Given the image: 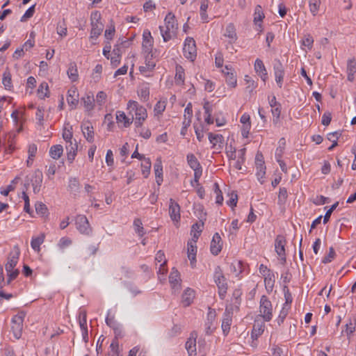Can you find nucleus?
<instances>
[{
    "mask_svg": "<svg viewBox=\"0 0 356 356\" xmlns=\"http://www.w3.org/2000/svg\"><path fill=\"white\" fill-rule=\"evenodd\" d=\"M165 25L160 26L161 35L164 42L171 40L175 35L177 30V23L175 15L168 13L164 19Z\"/></svg>",
    "mask_w": 356,
    "mask_h": 356,
    "instance_id": "f03ea898",
    "label": "nucleus"
},
{
    "mask_svg": "<svg viewBox=\"0 0 356 356\" xmlns=\"http://www.w3.org/2000/svg\"><path fill=\"white\" fill-rule=\"evenodd\" d=\"M195 297V292L193 289L188 288L186 289L181 297V302L185 307L189 306Z\"/></svg>",
    "mask_w": 356,
    "mask_h": 356,
    "instance_id": "b1692460",
    "label": "nucleus"
},
{
    "mask_svg": "<svg viewBox=\"0 0 356 356\" xmlns=\"http://www.w3.org/2000/svg\"><path fill=\"white\" fill-rule=\"evenodd\" d=\"M38 151L37 145L34 143L30 144L28 146V159L26 160V165L28 167L32 165L34 158Z\"/></svg>",
    "mask_w": 356,
    "mask_h": 356,
    "instance_id": "cd10ccee",
    "label": "nucleus"
},
{
    "mask_svg": "<svg viewBox=\"0 0 356 356\" xmlns=\"http://www.w3.org/2000/svg\"><path fill=\"white\" fill-rule=\"evenodd\" d=\"M245 148H243L238 152V160L234 164V168L237 170H241L242 164L245 162Z\"/></svg>",
    "mask_w": 356,
    "mask_h": 356,
    "instance_id": "c03bdc74",
    "label": "nucleus"
},
{
    "mask_svg": "<svg viewBox=\"0 0 356 356\" xmlns=\"http://www.w3.org/2000/svg\"><path fill=\"white\" fill-rule=\"evenodd\" d=\"M224 35L231 39L232 42H234L237 39L235 26L232 23L229 24L225 29Z\"/></svg>",
    "mask_w": 356,
    "mask_h": 356,
    "instance_id": "c9c22d12",
    "label": "nucleus"
},
{
    "mask_svg": "<svg viewBox=\"0 0 356 356\" xmlns=\"http://www.w3.org/2000/svg\"><path fill=\"white\" fill-rule=\"evenodd\" d=\"M44 235L42 234H40L38 236L33 237L31 242V248L35 251H38V252L40 251V245L44 242Z\"/></svg>",
    "mask_w": 356,
    "mask_h": 356,
    "instance_id": "e433bc0d",
    "label": "nucleus"
},
{
    "mask_svg": "<svg viewBox=\"0 0 356 356\" xmlns=\"http://www.w3.org/2000/svg\"><path fill=\"white\" fill-rule=\"evenodd\" d=\"M356 73V60L355 58H351L348 60L347 64V74L348 80L353 81L355 79V74Z\"/></svg>",
    "mask_w": 356,
    "mask_h": 356,
    "instance_id": "393cba45",
    "label": "nucleus"
},
{
    "mask_svg": "<svg viewBox=\"0 0 356 356\" xmlns=\"http://www.w3.org/2000/svg\"><path fill=\"white\" fill-rule=\"evenodd\" d=\"M20 248L19 246H15L10 251L8 261L6 264V270L7 273V284H10L11 281L15 280L19 273V270L15 268L18 263L20 256Z\"/></svg>",
    "mask_w": 356,
    "mask_h": 356,
    "instance_id": "f257e3e1",
    "label": "nucleus"
},
{
    "mask_svg": "<svg viewBox=\"0 0 356 356\" xmlns=\"http://www.w3.org/2000/svg\"><path fill=\"white\" fill-rule=\"evenodd\" d=\"M254 67L256 73L261 77L264 82H266L268 79V76L267 70L263 61L259 58H257L254 62Z\"/></svg>",
    "mask_w": 356,
    "mask_h": 356,
    "instance_id": "f3484780",
    "label": "nucleus"
},
{
    "mask_svg": "<svg viewBox=\"0 0 356 356\" xmlns=\"http://www.w3.org/2000/svg\"><path fill=\"white\" fill-rule=\"evenodd\" d=\"M82 100L83 102L84 107L88 111H90V110L93 109L94 102L95 100L94 99V96L92 94L91 95H87L86 97H84L82 98Z\"/></svg>",
    "mask_w": 356,
    "mask_h": 356,
    "instance_id": "49530a36",
    "label": "nucleus"
},
{
    "mask_svg": "<svg viewBox=\"0 0 356 356\" xmlns=\"http://www.w3.org/2000/svg\"><path fill=\"white\" fill-rule=\"evenodd\" d=\"M169 282L173 291L175 293L179 292L181 289V279L179 273L177 270L172 269L169 276Z\"/></svg>",
    "mask_w": 356,
    "mask_h": 356,
    "instance_id": "dca6fc26",
    "label": "nucleus"
},
{
    "mask_svg": "<svg viewBox=\"0 0 356 356\" xmlns=\"http://www.w3.org/2000/svg\"><path fill=\"white\" fill-rule=\"evenodd\" d=\"M186 348L188 353L189 356L196 355V340L195 339H188L186 342Z\"/></svg>",
    "mask_w": 356,
    "mask_h": 356,
    "instance_id": "58836bf2",
    "label": "nucleus"
},
{
    "mask_svg": "<svg viewBox=\"0 0 356 356\" xmlns=\"http://www.w3.org/2000/svg\"><path fill=\"white\" fill-rule=\"evenodd\" d=\"M2 83L6 89H10L12 87L11 74L9 71L6 70L3 72Z\"/></svg>",
    "mask_w": 356,
    "mask_h": 356,
    "instance_id": "3c124183",
    "label": "nucleus"
},
{
    "mask_svg": "<svg viewBox=\"0 0 356 356\" xmlns=\"http://www.w3.org/2000/svg\"><path fill=\"white\" fill-rule=\"evenodd\" d=\"M166 107V101L160 100L159 101L154 108V115L159 116L162 115Z\"/></svg>",
    "mask_w": 356,
    "mask_h": 356,
    "instance_id": "de8ad7c7",
    "label": "nucleus"
},
{
    "mask_svg": "<svg viewBox=\"0 0 356 356\" xmlns=\"http://www.w3.org/2000/svg\"><path fill=\"white\" fill-rule=\"evenodd\" d=\"M67 74L69 79L72 81L74 82V81H77L79 74H78V70H77L76 64L75 62H71L69 64Z\"/></svg>",
    "mask_w": 356,
    "mask_h": 356,
    "instance_id": "c756f323",
    "label": "nucleus"
},
{
    "mask_svg": "<svg viewBox=\"0 0 356 356\" xmlns=\"http://www.w3.org/2000/svg\"><path fill=\"white\" fill-rule=\"evenodd\" d=\"M110 348L113 353V355H115V356H119V344L116 338L113 340L110 345Z\"/></svg>",
    "mask_w": 356,
    "mask_h": 356,
    "instance_id": "0e129e2a",
    "label": "nucleus"
},
{
    "mask_svg": "<svg viewBox=\"0 0 356 356\" xmlns=\"http://www.w3.org/2000/svg\"><path fill=\"white\" fill-rule=\"evenodd\" d=\"M215 319V314H211V312H209L207 316V321L205 322L204 327H205V332L207 335H210L213 333L214 330V327H213V321Z\"/></svg>",
    "mask_w": 356,
    "mask_h": 356,
    "instance_id": "473e14b6",
    "label": "nucleus"
},
{
    "mask_svg": "<svg viewBox=\"0 0 356 356\" xmlns=\"http://www.w3.org/2000/svg\"><path fill=\"white\" fill-rule=\"evenodd\" d=\"M127 108L130 112L134 111L135 119H140L145 120L147 118V112L146 108L140 105L137 102L129 100L127 104Z\"/></svg>",
    "mask_w": 356,
    "mask_h": 356,
    "instance_id": "6e6552de",
    "label": "nucleus"
},
{
    "mask_svg": "<svg viewBox=\"0 0 356 356\" xmlns=\"http://www.w3.org/2000/svg\"><path fill=\"white\" fill-rule=\"evenodd\" d=\"M259 312L265 321H270L273 317V306L267 296H262L259 302Z\"/></svg>",
    "mask_w": 356,
    "mask_h": 356,
    "instance_id": "39448f33",
    "label": "nucleus"
},
{
    "mask_svg": "<svg viewBox=\"0 0 356 356\" xmlns=\"http://www.w3.org/2000/svg\"><path fill=\"white\" fill-rule=\"evenodd\" d=\"M275 282V275L273 272L267 273V275L264 277L265 287L268 293L273 291Z\"/></svg>",
    "mask_w": 356,
    "mask_h": 356,
    "instance_id": "7c9ffc66",
    "label": "nucleus"
},
{
    "mask_svg": "<svg viewBox=\"0 0 356 356\" xmlns=\"http://www.w3.org/2000/svg\"><path fill=\"white\" fill-rule=\"evenodd\" d=\"M154 173L158 185H161L163 181V166L161 158H158L154 165Z\"/></svg>",
    "mask_w": 356,
    "mask_h": 356,
    "instance_id": "412c9836",
    "label": "nucleus"
},
{
    "mask_svg": "<svg viewBox=\"0 0 356 356\" xmlns=\"http://www.w3.org/2000/svg\"><path fill=\"white\" fill-rule=\"evenodd\" d=\"M332 120V115L330 112H325L322 116V124L325 126H328Z\"/></svg>",
    "mask_w": 356,
    "mask_h": 356,
    "instance_id": "774afa93",
    "label": "nucleus"
},
{
    "mask_svg": "<svg viewBox=\"0 0 356 356\" xmlns=\"http://www.w3.org/2000/svg\"><path fill=\"white\" fill-rule=\"evenodd\" d=\"M281 105H277V106H275L272 108L271 112L273 116V123L275 126H277L280 122V114H281Z\"/></svg>",
    "mask_w": 356,
    "mask_h": 356,
    "instance_id": "a18cd8bd",
    "label": "nucleus"
},
{
    "mask_svg": "<svg viewBox=\"0 0 356 356\" xmlns=\"http://www.w3.org/2000/svg\"><path fill=\"white\" fill-rule=\"evenodd\" d=\"M38 95L40 99L49 97V86L47 83L43 81L40 83L38 89Z\"/></svg>",
    "mask_w": 356,
    "mask_h": 356,
    "instance_id": "37998d69",
    "label": "nucleus"
},
{
    "mask_svg": "<svg viewBox=\"0 0 356 356\" xmlns=\"http://www.w3.org/2000/svg\"><path fill=\"white\" fill-rule=\"evenodd\" d=\"M309 10L313 16L318 15L321 5V0H308Z\"/></svg>",
    "mask_w": 356,
    "mask_h": 356,
    "instance_id": "4c0bfd02",
    "label": "nucleus"
},
{
    "mask_svg": "<svg viewBox=\"0 0 356 356\" xmlns=\"http://www.w3.org/2000/svg\"><path fill=\"white\" fill-rule=\"evenodd\" d=\"M236 76L232 72H227L226 73V83L232 88H235L236 86Z\"/></svg>",
    "mask_w": 356,
    "mask_h": 356,
    "instance_id": "864d4df0",
    "label": "nucleus"
},
{
    "mask_svg": "<svg viewBox=\"0 0 356 356\" xmlns=\"http://www.w3.org/2000/svg\"><path fill=\"white\" fill-rule=\"evenodd\" d=\"M75 225L76 229L81 234L89 236L92 232L89 221L84 215L79 214L76 216Z\"/></svg>",
    "mask_w": 356,
    "mask_h": 356,
    "instance_id": "0eeeda50",
    "label": "nucleus"
},
{
    "mask_svg": "<svg viewBox=\"0 0 356 356\" xmlns=\"http://www.w3.org/2000/svg\"><path fill=\"white\" fill-rule=\"evenodd\" d=\"M214 282L218 287V293L221 300H224L227 291V282L222 270L220 266H218L215 268L213 274Z\"/></svg>",
    "mask_w": 356,
    "mask_h": 356,
    "instance_id": "7ed1b4c3",
    "label": "nucleus"
},
{
    "mask_svg": "<svg viewBox=\"0 0 356 356\" xmlns=\"http://www.w3.org/2000/svg\"><path fill=\"white\" fill-rule=\"evenodd\" d=\"M63 152V146L60 145H55L51 147L49 149V155L54 159H58L60 157Z\"/></svg>",
    "mask_w": 356,
    "mask_h": 356,
    "instance_id": "f704fd0d",
    "label": "nucleus"
},
{
    "mask_svg": "<svg viewBox=\"0 0 356 356\" xmlns=\"http://www.w3.org/2000/svg\"><path fill=\"white\" fill-rule=\"evenodd\" d=\"M186 159L188 164L194 171L195 170H202L200 162L193 154H188L186 156Z\"/></svg>",
    "mask_w": 356,
    "mask_h": 356,
    "instance_id": "2f4dec72",
    "label": "nucleus"
},
{
    "mask_svg": "<svg viewBox=\"0 0 356 356\" xmlns=\"http://www.w3.org/2000/svg\"><path fill=\"white\" fill-rule=\"evenodd\" d=\"M283 291H284V298H285V304H284V307H285V308H286V307H288V306L289 307V305L292 302V296L286 286H284Z\"/></svg>",
    "mask_w": 356,
    "mask_h": 356,
    "instance_id": "bf43d9fd",
    "label": "nucleus"
},
{
    "mask_svg": "<svg viewBox=\"0 0 356 356\" xmlns=\"http://www.w3.org/2000/svg\"><path fill=\"white\" fill-rule=\"evenodd\" d=\"M134 118H129L124 111H118L116 112V120L118 123H123L124 127H128L133 122Z\"/></svg>",
    "mask_w": 356,
    "mask_h": 356,
    "instance_id": "a878e982",
    "label": "nucleus"
},
{
    "mask_svg": "<svg viewBox=\"0 0 356 356\" xmlns=\"http://www.w3.org/2000/svg\"><path fill=\"white\" fill-rule=\"evenodd\" d=\"M232 324V316L228 312L227 308L225 309L224 317L222 321L221 327L225 335H227L229 330Z\"/></svg>",
    "mask_w": 356,
    "mask_h": 356,
    "instance_id": "4be33fe9",
    "label": "nucleus"
},
{
    "mask_svg": "<svg viewBox=\"0 0 356 356\" xmlns=\"http://www.w3.org/2000/svg\"><path fill=\"white\" fill-rule=\"evenodd\" d=\"M107 95L104 91H99L96 95V102L99 106H102L106 100Z\"/></svg>",
    "mask_w": 356,
    "mask_h": 356,
    "instance_id": "052dcab7",
    "label": "nucleus"
},
{
    "mask_svg": "<svg viewBox=\"0 0 356 356\" xmlns=\"http://www.w3.org/2000/svg\"><path fill=\"white\" fill-rule=\"evenodd\" d=\"M67 103L70 105L76 106L78 103V93L75 89L69 90L67 97Z\"/></svg>",
    "mask_w": 356,
    "mask_h": 356,
    "instance_id": "79ce46f5",
    "label": "nucleus"
},
{
    "mask_svg": "<svg viewBox=\"0 0 356 356\" xmlns=\"http://www.w3.org/2000/svg\"><path fill=\"white\" fill-rule=\"evenodd\" d=\"M288 309H289V308H285V307H283V308H282V311L280 312V314L277 319V323L279 325H281L284 322L286 316H287Z\"/></svg>",
    "mask_w": 356,
    "mask_h": 356,
    "instance_id": "69168bd1",
    "label": "nucleus"
},
{
    "mask_svg": "<svg viewBox=\"0 0 356 356\" xmlns=\"http://www.w3.org/2000/svg\"><path fill=\"white\" fill-rule=\"evenodd\" d=\"M286 243V238L282 235H277L275 240V252L280 257V259L286 261L285 245Z\"/></svg>",
    "mask_w": 356,
    "mask_h": 356,
    "instance_id": "9b49d317",
    "label": "nucleus"
},
{
    "mask_svg": "<svg viewBox=\"0 0 356 356\" xmlns=\"http://www.w3.org/2000/svg\"><path fill=\"white\" fill-rule=\"evenodd\" d=\"M245 81H246L248 86L246 87V89L250 92H252L253 90L257 87V83L254 82V81L252 80L250 77L248 75L245 76Z\"/></svg>",
    "mask_w": 356,
    "mask_h": 356,
    "instance_id": "e2e57ef3",
    "label": "nucleus"
},
{
    "mask_svg": "<svg viewBox=\"0 0 356 356\" xmlns=\"http://www.w3.org/2000/svg\"><path fill=\"white\" fill-rule=\"evenodd\" d=\"M134 226L135 229V232L138 234L140 236H143L145 232L144 231V228L143 227V223L140 219L136 218L134 221Z\"/></svg>",
    "mask_w": 356,
    "mask_h": 356,
    "instance_id": "8fccbe9b",
    "label": "nucleus"
},
{
    "mask_svg": "<svg viewBox=\"0 0 356 356\" xmlns=\"http://www.w3.org/2000/svg\"><path fill=\"white\" fill-rule=\"evenodd\" d=\"M265 17L262 8L260 5H257L254 8V24L257 26V30L259 32L263 31L262 21Z\"/></svg>",
    "mask_w": 356,
    "mask_h": 356,
    "instance_id": "4468645a",
    "label": "nucleus"
},
{
    "mask_svg": "<svg viewBox=\"0 0 356 356\" xmlns=\"http://www.w3.org/2000/svg\"><path fill=\"white\" fill-rule=\"evenodd\" d=\"M81 131L88 142L92 143L94 141L93 127L90 122H86L82 124Z\"/></svg>",
    "mask_w": 356,
    "mask_h": 356,
    "instance_id": "aec40b11",
    "label": "nucleus"
},
{
    "mask_svg": "<svg viewBox=\"0 0 356 356\" xmlns=\"http://www.w3.org/2000/svg\"><path fill=\"white\" fill-rule=\"evenodd\" d=\"M11 117L17 127V132L19 133L22 130V113L15 110L12 113Z\"/></svg>",
    "mask_w": 356,
    "mask_h": 356,
    "instance_id": "c85d7f7f",
    "label": "nucleus"
},
{
    "mask_svg": "<svg viewBox=\"0 0 356 356\" xmlns=\"http://www.w3.org/2000/svg\"><path fill=\"white\" fill-rule=\"evenodd\" d=\"M208 8V3L204 1L202 2L200 6V17L203 22H207L208 19V15L207 14V10Z\"/></svg>",
    "mask_w": 356,
    "mask_h": 356,
    "instance_id": "13d9d810",
    "label": "nucleus"
},
{
    "mask_svg": "<svg viewBox=\"0 0 356 356\" xmlns=\"http://www.w3.org/2000/svg\"><path fill=\"white\" fill-rule=\"evenodd\" d=\"M91 32H90V37L92 38H97L99 35H101L103 29L104 25L100 22L101 19V14L99 11H95L92 13L91 17Z\"/></svg>",
    "mask_w": 356,
    "mask_h": 356,
    "instance_id": "20e7f679",
    "label": "nucleus"
},
{
    "mask_svg": "<svg viewBox=\"0 0 356 356\" xmlns=\"http://www.w3.org/2000/svg\"><path fill=\"white\" fill-rule=\"evenodd\" d=\"M24 211L28 213L31 217L34 216V211L30 209L29 196L26 194L25 192H24Z\"/></svg>",
    "mask_w": 356,
    "mask_h": 356,
    "instance_id": "6e6d98bb",
    "label": "nucleus"
},
{
    "mask_svg": "<svg viewBox=\"0 0 356 356\" xmlns=\"http://www.w3.org/2000/svg\"><path fill=\"white\" fill-rule=\"evenodd\" d=\"M184 56L191 61H194L197 56L195 41L193 38L188 37L184 41L183 48Z\"/></svg>",
    "mask_w": 356,
    "mask_h": 356,
    "instance_id": "423d86ee",
    "label": "nucleus"
},
{
    "mask_svg": "<svg viewBox=\"0 0 356 356\" xmlns=\"http://www.w3.org/2000/svg\"><path fill=\"white\" fill-rule=\"evenodd\" d=\"M184 79H185L184 69L181 65H177L176 66V74H175V76L176 84L177 85L184 84Z\"/></svg>",
    "mask_w": 356,
    "mask_h": 356,
    "instance_id": "72a5a7b5",
    "label": "nucleus"
},
{
    "mask_svg": "<svg viewBox=\"0 0 356 356\" xmlns=\"http://www.w3.org/2000/svg\"><path fill=\"white\" fill-rule=\"evenodd\" d=\"M338 205H339V202H337L336 203L332 204V207L326 211L325 215L324 216V218H323V223L324 224H326L329 221L332 213L337 207Z\"/></svg>",
    "mask_w": 356,
    "mask_h": 356,
    "instance_id": "680f3d73",
    "label": "nucleus"
},
{
    "mask_svg": "<svg viewBox=\"0 0 356 356\" xmlns=\"http://www.w3.org/2000/svg\"><path fill=\"white\" fill-rule=\"evenodd\" d=\"M288 198V192L286 188L282 187L280 188L278 194V204L280 205L284 204Z\"/></svg>",
    "mask_w": 356,
    "mask_h": 356,
    "instance_id": "09e8293b",
    "label": "nucleus"
},
{
    "mask_svg": "<svg viewBox=\"0 0 356 356\" xmlns=\"http://www.w3.org/2000/svg\"><path fill=\"white\" fill-rule=\"evenodd\" d=\"M140 136L145 139H149L151 137V131L148 128H141L140 130H137Z\"/></svg>",
    "mask_w": 356,
    "mask_h": 356,
    "instance_id": "338daca9",
    "label": "nucleus"
},
{
    "mask_svg": "<svg viewBox=\"0 0 356 356\" xmlns=\"http://www.w3.org/2000/svg\"><path fill=\"white\" fill-rule=\"evenodd\" d=\"M346 330L342 331V333L345 332L348 339H350L355 332H356L355 324L351 321L346 325Z\"/></svg>",
    "mask_w": 356,
    "mask_h": 356,
    "instance_id": "603ef678",
    "label": "nucleus"
},
{
    "mask_svg": "<svg viewBox=\"0 0 356 356\" xmlns=\"http://www.w3.org/2000/svg\"><path fill=\"white\" fill-rule=\"evenodd\" d=\"M257 172L256 175L257 177L258 180L261 184H263L266 175V166L265 164L262 165V163H259V165H256Z\"/></svg>",
    "mask_w": 356,
    "mask_h": 356,
    "instance_id": "a19ab883",
    "label": "nucleus"
},
{
    "mask_svg": "<svg viewBox=\"0 0 356 356\" xmlns=\"http://www.w3.org/2000/svg\"><path fill=\"white\" fill-rule=\"evenodd\" d=\"M138 95L143 102H147L149 97V88L147 85H143L138 90Z\"/></svg>",
    "mask_w": 356,
    "mask_h": 356,
    "instance_id": "ea45409f",
    "label": "nucleus"
},
{
    "mask_svg": "<svg viewBox=\"0 0 356 356\" xmlns=\"http://www.w3.org/2000/svg\"><path fill=\"white\" fill-rule=\"evenodd\" d=\"M209 140L212 144V147L216 149H222L224 143V137L221 134H213L209 133Z\"/></svg>",
    "mask_w": 356,
    "mask_h": 356,
    "instance_id": "6ab92c4d",
    "label": "nucleus"
},
{
    "mask_svg": "<svg viewBox=\"0 0 356 356\" xmlns=\"http://www.w3.org/2000/svg\"><path fill=\"white\" fill-rule=\"evenodd\" d=\"M169 203V215L171 220L176 222H179L181 219L179 204L172 198L170 199Z\"/></svg>",
    "mask_w": 356,
    "mask_h": 356,
    "instance_id": "ddd939ff",
    "label": "nucleus"
},
{
    "mask_svg": "<svg viewBox=\"0 0 356 356\" xmlns=\"http://www.w3.org/2000/svg\"><path fill=\"white\" fill-rule=\"evenodd\" d=\"M35 212L41 216H44L47 213L48 209L47 206L41 202H37L35 204Z\"/></svg>",
    "mask_w": 356,
    "mask_h": 356,
    "instance_id": "5fc2aeb1",
    "label": "nucleus"
},
{
    "mask_svg": "<svg viewBox=\"0 0 356 356\" xmlns=\"http://www.w3.org/2000/svg\"><path fill=\"white\" fill-rule=\"evenodd\" d=\"M336 253L333 247H330L329 248L328 254L323 257L322 259V263L328 264L330 263L332 259L335 257Z\"/></svg>",
    "mask_w": 356,
    "mask_h": 356,
    "instance_id": "4d7b16f0",
    "label": "nucleus"
},
{
    "mask_svg": "<svg viewBox=\"0 0 356 356\" xmlns=\"http://www.w3.org/2000/svg\"><path fill=\"white\" fill-rule=\"evenodd\" d=\"M143 47L146 51L150 52L153 46V38L151 35V33L149 31H145L143 35Z\"/></svg>",
    "mask_w": 356,
    "mask_h": 356,
    "instance_id": "5701e85b",
    "label": "nucleus"
},
{
    "mask_svg": "<svg viewBox=\"0 0 356 356\" xmlns=\"http://www.w3.org/2000/svg\"><path fill=\"white\" fill-rule=\"evenodd\" d=\"M188 257L191 261V265L192 268L195 267V263L196 262V253H197V246H196V241L191 240L188 242Z\"/></svg>",
    "mask_w": 356,
    "mask_h": 356,
    "instance_id": "a211bd4d",
    "label": "nucleus"
},
{
    "mask_svg": "<svg viewBox=\"0 0 356 356\" xmlns=\"http://www.w3.org/2000/svg\"><path fill=\"white\" fill-rule=\"evenodd\" d=\"M273 72L275 81L280 88H282L283 84L285 70L283 64L279 59H275L273 61Z\"/></svg>",
    "mask_w": 356,
    "mask_h": 356,
    "instance_id": "1a4fd4ad",
    "label": "nucleus"
},
{
    "mask_svg": "<svg viewBox=\"0 0 356 356\" xmlns=\"http://www.w3.org/2000/svg\"><path fill=\"white\" fill-rule=\"evenodd\" d=\"M152 55L149 56V54L146 56L145 65L139 67V70L141 73L150 72L154 68L156 63L152 60Z\"/></svg>",
    "mask_w": 356,
    "mask_h": 356,
    "instance_id": "bb28decb",
    "label": "nucleus"
},
{
    "mask_svg": "<svg viewBox=\"0 0 356 356\" xmlns=\"http://www.w3.org/2000/svg\"><path fill=\"white\" fill-rule=\"evenodd\" d=\"M222 247L221 237L218 233H215L211 242L210 250L212 254L218 255Z\"/></svg>",
    "mask_w": 356,
    "mask_h": 356,
    "instance_id": "2eb2a0df",
    "label": "nucleus"
},
{
    "mask_svg": "<svg viewBox=\"0 0 356 356\" xmlns=\"http://www.w3.org/2000/svg\"><path fill=\"white\" fill-rule=\"evenodd\" d=\"M11 332L17 339L22 335V314L19 313L14 316L11 320Z\"/></svg>",
    "mask_w": 356,
    "mask_h": 356,
    "instance_id": "9d476101",
    "label": "nucleus"
},
{
    "mask_svg": "<svg viewBox=\"0 0 356 356\" xmlns=\"http://www.w3.org/2000/svg\"><path fill=\"white\" fill-rule=\"evenodd\" d=\"M42 172L39 170H35L31 175V177L28 178V181L30 180V182L33 186V191L34 193H38L40 191L42 183Z\"/></svg>",
    "mask_w": 356,
    "mask_h": 356,
    "instance_id": "f8f14e48",
    "label": "nucleus"
}]
</instances>
